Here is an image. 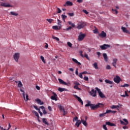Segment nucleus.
<instances>
[{"label": "nucleus", "mask_w": 130, "mask_h": 130, "mask_svg": "<svg viewBox=\"0 0 130 130\" xmlns=\"http://www.w3.org/2000/svg\"><path fill=\"white\" fill-rule=\"evenodd\" d=\"M80 55L82 57H86L88 60H89V58L88 57V55L85 53L84 54V56L83 55V51H80Z\"/></svg>", "instance_id": "obj_14"}, {"label": "nucleus", "mask_w": 130, "mask_h": 130, "mask_svg": "<svg viewBox=\"0 0 130 130\" xmlns=\"http://www.w3.org/2000/svg\"><path fill=\"white\" fill-rule=\"evenodd\" d=\"M22 86V83L21 82V81H19V83H18V87H19V88H21Z\"/></svg>", "instance_id": "obj_35"}, {"label": "nucleus", "mask_w": 130, "mask_h": 130, "mask_svg": "<svg viewBox=\"0 0 130 130\" xmlns=\"http://www.w3.org/2000/svg\"><path fill=\"white\" fill-rule=\"evenodd\" d=\"M66 90L67 89L66 88H63L60 87L58 88V91H59V92H63V91H66Z\"/></svg>", "instance_id": "obj_29"}, {"label": "nucleus", "mask_w": 130, "mask_h": 130, "mask_svg": "<svg viewBox=\"0 0 130 130\" xmlns=\"http://www.w3.org/2000/svg\"><path fill=\"white\" fill-rule=\"evenodd\" d=\"M112 11L115 12L116 14L118 13V12L116 9H112Z\"/></svg>", "instance_id": "obj_54"}, {"label": "nucleus", "mask_w": 130, "mask_h": 130, "mask_svg": "<svg viewBox=\"0 0 130 130\" xmlns=\"http://www.w3.org/2000/svg\"><path fill=\"white\" fill-rule=\"evenodd\" d=\"M69 24L70 25H71L73 27H74L75 26V24L72 23V22H71V21L69 22Z\"/></svg>", "instance_id": "obj_40"}, {"label": "nucleus", "mask_w": 130, "mask_h": 130, "mask_svg": "<svg viewBox=\"0 0 130 130\" xmlns=\"http://www.w3.org/2000/svg\"><path fill=\"white\" fill-rule=\"evenodd\" d=\"M81 121L82 122V124H83V125L84 126H86V127L87 126L88 124H87V123L86 122V120H83V119H82V120H81Z\"/></svg>", "instance_id": "obj_21"}, {"label": "nucleus", "mask_w": 130, "mask_h": 130, "mask_svg": "<svg viewBox=\"0 0 130 130\" xmlns=\"http://www.w3.org/2000/svg\"><path fill=\"white\" fill-rule=\"evenodd\" d=\"M121 29H122V31L124 32H125V33H127V34H129V31L128 30H127L125 27H122Z\"/></svg>", "instance_id": "obj_23"}, {"label": "nucleus", "mask_w": 130, "mask_h": 130, "mask_svg": "<svg viewBox=\"0 0 130 130\" xmlns=\"http://www.w3.org/2000/svg\"><path fill=\"white\" fill-rule=\"evenodd\" d=\"M95 89L96 90V91H98L99 95L101 97V98H106L105 94L101 91V89L98 88V87H96Z\"/></svg>", "instance_id": "obj_2"}, {"label": "nucleus", "mask_w": 130, "mask_h": 130, "mask_svg": "<svg viewBox=\"0 0 130 130\" xmlns=\"http://www.w3.org/2000/svg\"><path fill=\"white\" fill-rule=\"evenodd\" d=\"M76 74L77 75H78V74H79V73H78V69H77L76 70Z\"/></svg>", "instance_id": "obj_62"}, {"label": "nucleus", "mask_w": 130, "mask_h": 130, "mask_svg": "<svg viewBox=\"0 0 130 130\" xmlns=\"http://www.w3.org/2000/svg\"><path fill=\"white\" fill-rule=\"evenodd\" d=\"M74 88V89H76V90H79L80 91H81V90H82L81 88H79L78 86H77V85H75Z\"/></svg>", "instance_id": "obj_34"}, {"label": "nucleus", "mask_w": 130, "mask_h": 130, "mask_svg": "<svg viewBox=\"0 0 130 130\" xmlns=\"http://www.w3.org/2000/svg\"><path fill=\"white\" fill-rule=\"evenodd\" d=\"M20 91H21V92H23V98L24 99V100H25V93H24V92L23 91V90H20Z\"/></svg>", "instance_id": "obj_53"}, {"label": "nucleus", "mask_w": 130, "mask_h": 130, "mask_svg": "<svg viewBox=\"0 0 130 130\" xmlns=\"http://www.w3.org/2000/svg\"><path fill=\"white\" fill-rule=\"evenodd\" d=\"M33 113L35 114V115L37 117V118L39 119V114L37 113V112L35 111H33Z\"/></svg>", "instance_id": "obj_30"}, {"label": "nucleus", "mask_w": 130, "mask_h": 130, "mask_svg": "<svg viewBox=\"0 0 130 130\" xmlns=\"http://www.w3.org/2000/svg\"><path fill=\"white\" fill-rule=\"evenodd\" d=\"M97 54H98V55L99 56V57H100V55H101V53H100V52H97Z\"/></svg>", "instance_id": "obj_64"}, {"label": "nucleus", "mask_w": 130, "mask_h": 130, "mask_svg": "<svg viewBox=\"0 0 130 130\" xmlns=\"http://www.w3.org/2000/svg\"><path fill=\"white\" fill-rule=\"evenodd\" d=\"M41 59H42V61L44 62V63H45V59H44V57L43 56H41Z\"/></svg>", "instance_id": "obj_43"}, {"label": "nucleus", "mask_w": 130, "mask_h": 130, "mask_svg": "<svg viewBox=\"0 0 130 130\" xmlns=\"http://www.w3.org/2000/svg\"><path fill=\"white\" fill-rule=\"evenodd\" d=\"M82 73H80V74H79V77H80L81 78H83V76H82Z\"/></svg>", "instance_id": "obj_50"}, {"label": "nucleus", "mask_w": 130, "mask_h": 130, "mask_svg": "<svg viewBox=\"0 0 130 130\" xmlns=\"http://www.w3.org/2000/svg\"><path fill=\"white\" fill-rule=\"evenodd\" d=\"M106 125L107 124H106V125H103V128L104 129V130H108V128H107V126H106Z\"/></svg>", "instance_id": "obj_47"}, {"label": "nucleus", "mask_w": 130, "mask_h": 130, "mask_svg": "<svg viewBox=\"0 0 130 130\" xmlns=\"http://www.w3.org/2000/svg\"><path fill=\"white\" fill-rule=\"evenodd\" d=\"M40 108L42 109L43 111L45 109V107L43 106H41Z\"/></svg>", "instance_id": "obj_57"}, {"label": "nucleus", "mask_w": 130, "mask_h": 130, "mask_svg": "<svg viewBox=\"0 0 130 130\" xmlns=\"http://www.w3.org/2000/svg\"><path fill=\"white\" fill-rule=\"evenodd\" d=\"M106 113H102L99 115V116L100 118H102L106 116Z\"/></svg>", "instance_id": "obj_32"}, {"label": "nucleus", "mask_w": 130, "mask_h": 130, "mask_svg": "<svg viewBox=\"0 0 130 130\" xmlns=\"http://www.w3.org/2000/svg\"><path fill=\"white\" fill-rule=\"evenodd\" d=\"M74 96L75 98L78 100V101H79L80 103H81L82 105H83V102L79 96H78L77 95H74Z\"/></svg>", "instance_id": "obj_11"}, {"label": "nucleus", "mask_w": 130, "mask_h": 130, "mask_svg": "<svg viewBox=\"0 0 130 130\" xmlns=\"http://www.w3.org/2000/svg\"><path fill=\"white\" fill-rule=\"evenodd\" d=\"M104 104L102 103H98L96 105L93 104L91 107V109L92 110H95V109H98V108L104 107Z\"/></svg>", "instance_id": "obj_1"}, {"label": "nucleus", "mask_w": 130, "mask_h": 130, "mask_svg": "<svg viewBox=\"0 0 130 130\" xmlns=\"http://www.w3.org/2000/svg\"><path fill=\"white\" fill-rule=\"evenodd\" d=\"M14 59L16 62H18L19 57V54L18 53H16L13 56Z\"/></svg>", "instance_id": "obj_10"}, {"label": "nucleus", "mask_w": 130, "mask_h": 130, "mask_svg": "<svg viewBox=\"0 0 130 130\" xmlns=\"http://www.w3.org/2000/svg\"><path fill=\"white\" fill-rule=\"evenodd\" d=\"M61 17H62V20H63L64 21H65V18H66L67 17V16H66V15H61Z\"/></svg>", "instance_id": "obj_38"}, {"label": "nucleus", "mask_w": 130, "mask_h": 130, "mask_svg": "<svg viewBox=\"0 0 130 130\" xmlns=\"http://www.w3.org/2000/svg\"><path fill=\"white\" fill-rule=\"evenodd\" d=\"M110 47L111 45L108 44H104L103 45L100 46V48L102 49V50H106Z\"/></svg>", "instance_id": "obj_5"}, {"label": "nucleus", "mask_w": 130, "mask_h": 130, "mask_svg": "<svg viewBox=\"0 0 130 130\" xmlns=\"http://www.w3.org/2000/svg\"><path fill=\"white\" fill-rule=\"evenodd\" d=\"M117 60H118V59H117V58H114V59H113V63H112L113 66L115 68H117V67H116V64H117Z\"/></svg>", "instance_id": "obj_18"}, {"label": "nucleus", "mask_w": 130, "mask_h": 130, "mask_svg": "<svg viewBox=\"0 0 130 130\" xmlns=\"http://www.w3.org/2000/svg\"><path fill=\"white\" fill-rule=\"evenodd\" d=\"M78 117H75L74 118V119H73V121H77H77H79V120H78Z\"/></svg>", "instance_id": "obj_45"}, {"label": "nucleus", "mask_w": 130, "mask_h": 130, "mask_svg": "<svg viewBox=\"0 0 130 130\" xmlns=\"http://www.w3.org/2000/svg\"><path fill=\"white\" fill-rule=\"evenodd\" d=\"M46 20L50 23L53 21V20L52 19H47Z\"/></svg>", "instance_id": "obj_42"}, {"label": "nucleus", "mask_w": 130, "mask_h": 130, "mask_svg": "<svg viewBox=\"0 0 130 130\" xmlns=\"http://www.w3.org/2000/svg\"><path fill=\"white\" fill-rule=\"evenodd\" d=\"M93 66H94V68L95 69H98L99 68H98V63L97 62H95L94 64H93Z\"/></svg>", "instance_id": "obj_33"}, {"label": "nucleus", "mask_w": 130, "mask_h": 130, "mask_svg": "<svg viewBox=\"0 0 130 130\" xmlns=\"http://www.w3.org/2000/svg\"><path fill=\"white\" fill-rule=\"evenodd\" d=\"M73 61L75 62V63H77L79 66L81 65V63L78 61V60L75 58L72 59Z\"/></svg>", "instance_id": "obj_27"}, {"label": "nucleus", "mask_w": 130, "mask_h": 130, "mask_svg": "<svg viewBox=\"0 0 130 130\" xmlns=\"http://www.w3.org/2000/svg\"><path fill=\"white\" fill-rule=\"evenodd\" d=\"M93 105V104H91L90 101H89L87 104L85 105V107H88L89 106L91 108V106Z\"/></svg>", "instance_id": "obj_24"}, {"label": "nucleus", "mask_w": 130, "mask_h": 130, "mask_svg": "<svg viewBox=\"0 0 130 130\" xmlns=\"http://www.w3.org/2000/svg\"><path fill=\"white\" fill-rule=\"evenodd\" d=\"M99 36L102 37L103 38H105L107 36V34L104 31H102V32L100 34H99Z\"/></svg>", "instance_id": "obj_17"}, {"label": "nucleus", "mask_w": 130, "mask_h": 130, "mask_svg": "<svg viewBox=\"0 0 130 130\" xmlns=\"http://www.w3.org/2000/svg\"><path fill=\"white\" fill-rule=\"evenodd\" d=\"M84 81H88V77L87 76H85L84 78Z\"/></svg>", "instance_id": "obj_48"}, {"label": "nucleus", "mask_w": 130, "mask_h": 130, "mask_svg": "<svg viewBox=\"0 0 130 130\" xmlns=\"http://www.w3.org/2000/svg\"><path fill=\"white\" fill-rule=\"evenodd\" d=\"M106 124L111 127L116 126V125L114 123H111L110 121L107 122Z\"/></svg>", "instance_id": "obj_16"}, {"label": "nucleus", "mask_w": 130, "mask_h": 130, "mask_svg": "<svg viewBox=\"0 0 130 130\" xmlns=\"http://www.w3.org/2000/svg\"><path fill=\"white\" fill-rule=\"evenodd\" d=\"M82 123V121H80V120H77L76 122L75 125L77 126V127H79L80 125Z\"/></svg>", "instance_id": "obj_22"}, {"label": "nucleus", "mask_w": 130, "mask_h": 130, "mask_svg": "<svg viewBox=\"0 0 130 130\" xmlns=\"http://www.w3.org/2000/svg\"><path fill=\"white\" fill-rule=\"evenodd\" d=\"M106 69H107V70H110V69H111V68L110 66L108 65V66H107V67H106Z\"/></svg>", "instance_id": "obj_52"}, {"label": "nucleus", "mask_w": 130, "mask_h": 130, "mask_svg": "<svg viewBox=\"0 0 130 130\" xmlns=\"http://www.w3.org/2000/svg\"><path fill=\"white\" fill-rule=\"evenodd\" d=\"M85 34H82V32H80V34L78 37V41H82L84 39V38H85Z\"/></svg>", "instance_id": "obj_8"}, {"label": "nucleus", "mask_w": 130, "mask_h": 130, "mask_svg": "<svg viewBox=\"0 0 130 130\" xmlns=\"http://www.w3.org/2000/svg\"><path fill=\"white\" fill-rule=\"evenodd\" d=\"M96 93H97V90H94V89H92L91 90V91L90 92V94L91 96H92V97H96Z\"/></svg>", "instance_id": "obj_7"}, {"label": "nucleus", "mask_w": 130, "mask_h": 130, "mask_svg": "<svg viewBox=\"0 0 130 130\" xmlns=\"http://www.w3.org/2000/svg\"><path fill=\"white\" fill-rule=\"evenodd\" d=\"M125 97H128V96H129L128 95L126 91H125Z\"/></svg>", "instance_id": "obj_56"}, {"label": "nucleus", "mask_w": 130, "mask_h": 130, "mask_svg": "<svg viewBox=\"0 0 130 130\" xmlns=\"http://www.w3.org/2000/svg\"><path fill=\"white\" fill-rule=\"evenodd\" d=\"M52 28L55 30H58L60 28V27L58 28V27L57 25L53 26Z\"/></svg>", "instance_id": "obj_31"}, {"label": "nucleus", "mask_w": 130, "mask_h": 130, "mask_svg": "<svg viewBox=\"0 0 130 130\" xmlns=\"http://www.w3.org/2000/svg\"><path fill=\"white\" fill-rule=\"evenodd\" d=\"M72 29V27H71V26H70L69 27H68V28H67V30L68 31V30H70V29Z\"/></svg>", "instance_id": "obj_63"}, {"label": "nucleus", "mask_w": 130, "mask_h": 130, "mask_svg": "<svg viewBox=\"0 0 130 130\" xmlns=\"http://www.w3.org/2000/svg\"><path fill=\"white\" fill-rule=\"evenodd\" d=\"M117 111H112L111 110H107L106 112H105L106 114L111 113L112 114H116Z\"/></svg>", "instance_id": "obj_13"}, {"label": "nucleus", "mask_w": 130, "mask_h": 130, "mask_svg": "<svg viewBox=\"0 0 130 130\" xmlns=\"http://www.w3.org/2000/svg\"><path fill=\"white\" fill-rule=\"evenodd\" d=\"M53 95L51 97V99H52V100H55V101H57V95L55 93V92H53Z\"/></svg>", "instance_id": "obj_12"}, {"label": "nucleus", "mask_w": 130, "mask_h": 130, "mask_svg": "<svg viewBox=\"0 0 130 130\" xmlns=\"http://www.w3.org/2000/svg\"><path fill=\"white\" fill-rule=\"evenodd\" d=\"M68 15L71 16V17H73L74 16V13H68Z\"/></svg>", "instance_id": "obj_46"}, {"label": "nucleus", "mask_w": 130, "mask_h": 130, "mask_svg": "<svg viewBox=\"0 0 130 130\" xmlns=\"http://www.w3.org/2000/svg\"><path fill=\"white\" fill-rule=\"evenodd\" d=\"M43 122L45 124H46V125H49V123L47 121L46 119L45 118H43Z\"/></svg>", "instance_id": "obj_25"}, {"label": "nucleus", "mask_w": 130, "mask_h": 130, "mask_svg": "<svg viewBox=\"0 0 130 130\" xmlns=\"http://www.w3.org/2000/svg\"><path fill=\"white\" fill-rule=\"evenodd\" d=\"M1 6L2 7H11L12 6H11L10 4H7V3H2L1 4Z\"/></svg>", "instance_id": "obj_15"}, {"label": "nucleus", "mask_w": 130, "mask_h": 130, "mask_svg": "<svg viewBox=\"0 0 130 130\" xmlns=\"http://www.w3.org/2000/svg\"><path fill=\"white\" fill-rule=\"evenodd\" d=\"M52 38L53 39H54V40H57V41H59V38H57V37H54V36H52Z\"/></svg>", "instance_id": "obj_41"}, {"label": "nucleus", "mask_w": 130, "mask_h": 130, "mask_svg": "<svg viewBox=\"0 0 130 130\" xmlns=\"http://www.w3.org/2000/svg\"><path fill=\"white\" fill-rule=\"evenodd\" d=\"M114 81L115 83H116L117 84H119L120 81H121V79L118 76H116V77L114 78Z\"/></svg>", "instance_id": "obj_6"}, {"label": "nucleus", "mask_w": 130, "mask_h": 130, "mask_svg": "<svg viewBox=\"0 0 130 130\" xmlns=\"http://www.w3.org/2000/svg\"><path fill=\"white\" fill-rule=\"evenodd\" d=\"M121 87L122 88H125V87H129V85L128 84H124V85H121Z\"/></svg>", "instance_id": "obj_36"}, {"label": "nucleus", "mask_w": 130, "mask_h": 130, "mask_svg": "<svg viewBox=\"0 0 130 130\" xmlns=\"http://www.w3.org/2000/svg\"><path fill=\"white\" fill-rule=\"evenodd\" d=\"M38 110V111H39V113L40 114V116H42L43 114H42V113L41 112L40 109L39 108Z\"/></svg>", "instance_id": "obj_49"}, {"label": "nucleus", "mask_w": 130, "mask_h": 130, "mask_svg": "<svg viewBox=\"0 0 130 130\" xmlns=\"http://www.w3.org/2000/svg\"><path fill=\"white\" fill-rule=\"evenodd\" d=\"M68 45L70 47H71L72 46V44L70 42H68Z\"/></svg>", "instance_id": "obj_51"}, {"label": "nucleus", "mask_w": 130, "mask_h": 130, "mask_svg": "<svg viewBox=\"0 0 130 130\" xmlns=\"http://www.w3.org/2000/svg\"><path fill=\"white\" fill-rule=\"evenodd\" d=\"M36 89H37V90H40V87L39 86L37 85Z\"/></svg>", "instance_id": "obj_59"}, {"label": "nucleus", "mask_w": 130, "mask_h": 130, "mask_svg": "<svg viewBox=\"0 0 130 130\" xmlns=\"http://www.w3.org/2000/svg\"><path fill=\"white\" fill-rule=\"evenodd\" d=\"M123 120H120L121 125H127L128 124V121L126 119H123Z\"/></svg>", "instance_id": "obj_4"}, {"label": "nucleus", "mask_w": 130, "mask_h": 130, "mask_svg": "<svg viewBox=\"0 0 130 130\" xmlns=\"http://www.w3.org/2000/svg\"><path fill=\"white\" fill-rule=\"evenodd\" d=\"M48 109L49 110V111H51L52 110V108L51 106H48Z\"/></svg>", "instance_id": "obj_61"}, {"label": "nucleus", "mask_w": 130, "mask_h": 130, "mask_svg": "<svg viewBox=\"0 0 130 130\" xmlns=\"http://www.w3.org/2000/svg\"><path fill=\"white\" fill-rule=\"evenodd\" d=\"M105 82L106 84H110V85H112L113 83L112 81H111L108 79L105 80Z\"/></svg>", "instance_id": "obj_28"}, {"label": "nucleus", "mask_w": 130, "mask_h": 130, "mask_svg": "<svg viewBox=\"0 0 130 130\" xmlns=\"http://www.w3.org/2000/svg\"><path fill=\"white\" fill-rule=\"evenodd\" d=\"M86 25V24L84 22H82L80 24H78L77 28L79 29H80L81 28H83Z\"/></svg>", "instance_id": "obj_9"}, {"label": "nucleus", "mask_w": 130, "mask_h": 130, "mask_svg": "<svg viewBox=\"0 0 130 130\" xmlns=\"http://www.w3.org/2000/svg\"><path fill=\"white\" fill-rule=\"evenodd\" d=\"M103 56L104 57L105 60L106 61H107L108 60V57L107 54L106 53H104L103 54Z\"/></svg>", "instance_id": "obj_26"}, {"label": "nucleus", "mask_w": 130, "mask_h": 130, "mask_svg": "<svg viewBox=\"0 0 130 130\" xmlns=\"http://www.w3.org/2000/svg\"><path fill=\"white\" fill-rule=\"evenodd\" d=\"M59 109L60 111H63L64 110V108L61 106H59Z\"/></svg>", "instance_id": "obj_39"}, {"label": "nucleus", "mask_w": 130, "mask_h": 130, "mask_svg": "<svg viewBox=\"0 0 130 130\" xmlns=\"http://www.w3.org/2000/svg\"><path fill=\"white\" fill-rule=\"evenodd\" d=\"M45 48L46 49H47V48H48V44L46 43Z\"/></svg>", "instance_id": "obj_60"}, {"label": "nucleus", "mask_w": 130, "mask_h": 130, "mask_svg": "<svg viewBox=\"0 0 130 130\" xmlns=\"http://www.w3.org/2000/svg\"><path fill=\"white\" fill-rule=\"evenodd\" d=\"M36 102H37V103L40 105H43L44 104V103L43 102H41V100L39 99H36Z\"/></svg>", "instance_id": "obj_19"}, {"label": "nucleus", "mask_w": 130, "mask_h": 130, "mask_svg": "<svg viewBox=\"0 0 130 130\" xmlns=\"http://www.w3.org/2000/svg\"><path fill=\"white\" fill-rule=\"evenodd\" d=\"M58 81L59 82V83L61 84V85H65V86H68V87H69L70 85V83H66L64 81H63L62 79L59 78L58 79Z\"/></svg>", "instance_id": "obj_3"}, {"label": "nucleus", "mask_w": 130, "mask_h": 130, "mask_svg": "<svg viewBox=\"0 0 130 130\" xmlns=\"http://www.w3.org/2000/svg\"><path fill=\"white\" fill-rule=\"evenodd\" d=\"M83 11L86 14H88V12L86 10H84Z\"/></svg>", "instance_id": "obj_58"}, {"label": "nucleus", "mask_w": 130, "mask_h": 130, "mask_svg": "<svg viewBox=\"0 0 130 130\" xmlns=\"http://www.w3.org/2000/svg\"><path fill=\"white\" fill-rule=\"evenodd\" d=\"M111 108L112 109H117L116 108V105H112L111 107Z\"/></svg>", "instance_id": "obj_44"}, {"label": "nucleus", "mask_w": 130, "mask_h": 130, "mask_svg": "<svg viewBox=\"0 0 130 130\" xmlns=\"http://www.w3.org/2000/svg\"><path fill=\"white\" fill-rule=\"evenodd\" d=\"M57 10H58V12H57L58 13H60L61 12V10L58 8H57Z\"/></svg>", "instance_id": "obj_55"}, {"label": "nucleus", "mask_w": 130, "mask_h": 130, "mask_svg": "<svg viewBox=\"0 0 130 130\" xmlns=\"http://www.w3.org/2000/svg\"><path fill=\"white\" fill-rule=\"evenodd\" d=\"M11 14L14 16H17L18 14L16 13L15 12H11Z\"/></svg>", "instance_id": "obj_37"}, {"label": "nucleus", "mask_w": 130, "mask_h": 130, "mask_svg": "<svg viewBox=\"0 0 130 130\" xmlns=\"http://www.w3.org/2000/svg\"><path fill=\"white\" fill-rule=\"evenodd\" d=\"M73 3L72 2H71L70 1H68V2H66V4L64 5V6L66 7L67 5L68 6H73Z\"/></svg>", "instance_id": "obj_20"}]
</instances>
